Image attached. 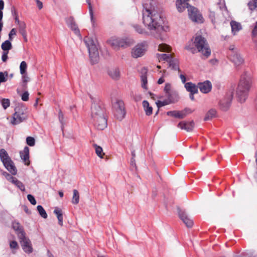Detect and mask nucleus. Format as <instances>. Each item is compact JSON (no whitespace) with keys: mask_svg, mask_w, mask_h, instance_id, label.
Returning a JSON list of instances; mask_svg holds the SVG:
<instances>
[{"mask_svg":"<svg viewBox=\"0 0 257 257\" xmlns=\"http://www.w3.org/2000/svg\"><path fill=\"white\" fill-rule=\"evenodd\" d=\"M143 22L150 33L157 38H161L163 32L169 30L168 26H162V19L156 10L152 0H146L143 4Z\"/></svg>","mask_w":257,"mask_h":257,"instance_id":"1","label":"nucleus"},{"mask_svg":"<svg viewBox=\"0 0 257 257\" xmlns=\"http://www.w3.org/2000/svg\"><path fill=\"white\" fill-rule=\"evenodd\" d=\"M251 85L250 81H238L235 85L233 90L235 91L236 97L239 102L243 103L245 101Z\"/></svg>","mask_w":257,"mask_h":257,"instance_id":"2","label":"nucleus"},{"mask_svg":"<svg viewBox=\"0 0 257 257\" xmlns=\"http://www.w3.org/2000/svg\"><path fill=\"white\" fill-rule=\"evenodd\" d=\"M84 41L88 49L91 62L92 64L98 63L99 57L97 46V42L90 37H85Z\"/></svg>","mask_w":257,"mask_h":257,"instance_id":"3","label":"nucleus"},{"mask_svg":"<svg viewBox=\"0 0 257 257\" xmlns=\"http://www.w3.org/2000/svg\"><path fill=\"white\" fill-rule=\"evenodd\" d=\"M112 109L114 117L121 120L125 115V110L123 102L118 98L112 100Z\"/></svg>","mask_w":257,"mask_h":257,"instance_id":"4","label":"nucleus"},{"mask_svg":"<svg viewBox=\"0 0 257 257\" xmlns=\"http://www.w3.org/2000/svg\"><path fill=\"white\" fill-rule=\"evenodd\" d=\"M194 44L199 52L205 57H208L211 53V50L205 39L201 36H196L195 38Z\"/></svg>","mask_w":257,"mask_h":257,"instance_id":"5","label":"nucleus"},{"mask_svg":"<svg viewBox=\"0 0 257 257\" xmlns=\"http://www.w3.org/2000/svg\"><path fill=\"white\" fill-rule=\"evenodd\" d=\"M107 42L113 49L117 50L120 47L126 48L130 46L134 43V41L128 38H111Z\"/></svg>","mask_w":257,"mask_h":257,"instance_id":"6","label":"nucleus"},{"mask_svg":"<svg viewBox=\"0 0 257 257\" xmlns=\"http://www.w3.org/2000/svg\"><path fill=\"white\" fill-rule=\"evenodd\" d=\"M27 108L23 105H19L15 108V112L11 120L13 125L18 124L27 118Z\"/></svg>","mask_w":257,"mask_h":257,"instance_id":"7","label":"nucleus"},{"mask_svg":"<svg viewBox=\"0 0 257 257\" xmlns=\"http://www.w3.org/2000/svg\"><path fill=\"white\" fill-rule=\"evenodd\" d=\"M159 61H165L167 62L168 67L174 70H178V62L177 59L172 56L170 54H158Z\"/></svg>","mask_w":257,"mask_h":257,"instance_id":"8","label":"nucleus"},{"mask_svg":"<svg viewBox=\"0 0 257 257\" xmlns=\"http://www.w3.org/2000/svg\"><path fill=\"white\" fill-rule=\"evenodd\" d=\"M147 49L148 45L146 42L138 44L132 49V56L134 58L142 57L145 55Z\"/></svg>","mask_w":257,"mask_h":257,"instance_id":"9","label":"nucleus"},{"mask_svg":"<svg viewBox=\"0 0 257 257\" xmlns=\"http://www.w3.org/2000/svg\"><path fill=\"white\" fill-rule=\"evenodd\" d=\"M20 242L24 251L27 253H31L33 251V248L29 238L26 237L25 232H21L19 235Z\"/></svg>","mask_w":257,"mask_h":257,"instance_id":"10","label":"nucleus"},{"mask_svg":"<svg viewBox=\"0 0 257 257\" xmlns=\"http://www.w3.org/2000/svg\"><path fill=\"white\" fill-rule=\"evenodd\" d=\"M233 95L232 91H229L220 100L219 106L223 111H227L230 107Z\"/></svg>","mask_w":257,"mask_h":257,"instance_id":"11","label":"nucleus"},{"mask_svg":"<svg viewBox=\"0 0 257 257\" xmlns=\"http://www.w3.org/2000/svg\"><path fill=\"white\" fill-rule=\"evenodd\" d=\"M105 116V110L99 105L94 103L91 106V116L93 121Z\"/></svg>","mask_w":257,"mask_h":257,"instance_id":"12","label":"nucleus"},{"mask_svg":"<svg viewBox=\"0 0 257 257\" xmlns=\"http://www.w3.org/2000/svg\"><path fill=\"white\" fill-rule=\"evenodd\" d=\"M188 11L189 17L192 21L200 23L203 22L202 15L196 8L189 6Z\"/></svg>","mask_w":257,"mask_h":257,"instance_id":"13","label":"nucleus"},{"mask_svg":"<svg viewBox=\"0 0 257 257\" xmlns=\"http://www.w3.org/2000/svg\"><path fill=\"white\" fill-rule=\"evenodd\" d=\"M178 215L181 220L188 227H191L193 225V221L186 214V213L180 209H178Z\"/></svg>","mask_w":257,"mask_h":257,"instance_id":"14","label":"nucleus"},{"mask_svg":"<svg viewBox=\"0 0 257 257\" xmlns=\"http://www.w3.org/2000/svg\"><path fill=\"white\" fill-rule=\"evenodd\" d=\"M93 121L95 127L99 130H103L107 126L106 116L99 118L97 120H93Z\"/></svg>","mask_w":257,"mask_h":257,"instance_id":"15","label":"nucleus"},{"mask_svg":"<svg viewBox=\"0 0 257 257\" xmlns=\"http://www.w3.org/2000/svg\"><path fill=\"white\" fill-rule=\"evenodd\" d=\"M212 86L210 81H202L198 84V87L200 91L203 93L209 92L212 89Z\"/></svg>","mask_w":257,"mask_h":257,"instance_id":"16","label":"nucleus"},{"mask_svg":"<svg viewBox=\"0 0 257 257\" xmlns=\"http://www.w3.org/2000/svg\"><path fill=\"white\" fill-rule=\"evenodd\" d=\"M220 11V6L219 4H215L211 5L209 9V18L212 22H214L216 19V17L218 16V13Z\"/></svg>","mask_w":257,"mask_h":257,"instance_id":"17","label":"nucleus"},{"mask_svg":"<svg viewBox=\"0 0 257 257\" xmlns=\"http://www.w3.org/2000/svg\"><path fill=\"white\" fill-rule=\"evenodd\" d=\"M20 156L25 164L29 166L30 162L29 160V149L28 147H25L24 150L20 152Z\"/></svg>","mask_w":257,"mask_h":257,"instance_id":"18","label":"nucleus"},{"mask_svg":"<svg viewBox=\"0 0 257 257\" xmlns=\"http://www.w3.org/2000/svg\"><path fill=\"white\" fill-rule=\"evenodd\" d=\"M3 164L6 169L12 174L15 175L17 174V170L16 167L14 165L13 161L10 159L9 160L3 162Z\"/></svg>","mask_w":257,"mask_h":257,"instance_id":"19","label":"nucleus"},{"mask_svg":"<svg viewBox=\"0 0 257 257\" xmlns=\"http://www.w3.org/2000/svg\"><path fill=\"white\" fill-rule=\"evenodd\" d=\"M178 126L182 130H185L187 132L191 131L194 127L193 121L184 122L182 121L178 124Z\"/></svg>","mask_w":257,"mask_h":257,"instance_id":"20","label":"nucleus"},{"mask_svg":"<svg viewBox=\"0 0 257 257\" xmlns=\"http://www.w3.org/2000/svg\"><path fill=\"white\" fill-rule=\"evenodd\" d=\"M167 115L169 116H174L175 117L183 118L187 115V110L184 111H170L167 112Z\"/></svg>","mask_w":257,"mask_h":257,"instance_id":"21","label":"nucleus"},{"mask_svg":"<svg viewBox=\"0 0 257 257\" xmlns=\"http://www.w3.org/2000/svg\"><path fill=\"white\" fill-rule=\"evenodd\" d=\"M230 26L231 27V31L233 35H236L237 32L239 31L242 29L241 24L234 21H232L230 22Z\"/></svg>","mask_w":257,"mask_h":257,"instance_id":"22","label":"nucleus"},{"mask_svg":"<svg viewBox=\"0 0 257 257\" xmlns=\"http://www.w3.org/2000/svg\"><path fill=\"white\" fill-rule=\"evenodd\" d=\"M232 61L237 66H239L243 63V59L240 55L238 53H234L231 56Z\"/></svg>","mask_w":257,"mask_h":257,"instance_id":"23","label":"nucleus"},{"mask_svg":"<svg viewBox=\"0 0 257 257\" xmlns=\"http://www.w3.org/2000/svg\"><path fill=\"white\" fill-rule=\"evenodd\" d=\"M86 2L88 4L89 13L90 17V21L93 27H95L96 25V20L94 17L93 9L91 5L90 0H86Z\"/></svg>","mask_w":257,"mask_h":257,"instance_id":"24","label":"nucleus"},{"mask_svg":"<svg viewBox=\"0 0 257 257\" xmlns=\"http://www.w3.org/2000/svg\"><path fill=\"white\" fill-rule=\"evenodd\" d=\"M186 90L190 93H197L198 92L197 87L191 82H187L185 84Z\"/></svg>","mask_w":257,"mask_h":257,"instance_id":"25","label":"nucleus"},{"mask_svg":"<svg viewBox=\"0 0 257 257\" xmlns=\"http://www.w3.org/2000/svg\"><path fill=\"white\" fill-rule=\"evenodd\" d=\"M12 227L13 229L16 231L18 237H19V235L21 234V232H25L22 226L18 222L14 221L12 223Z\"/></svg>","mask_w":257,"mask_h":257,"instance_id":"26","label":"nucleus"},{"mask_svg":"<svg viewBox=\"0 0 257 257\" xmlns=\"http://www.w3.org/2000/svg\"><path fill=\"white\" fill-rule=\"evenodd\" d=\"M54 213L57 216L59 224L61 226H63V214L62 210L58 208H56L54 211Z\"/></svg>","mask_w":257,"mask_h":257,"instance_id":"27","label":"nucleus"},{"mask_svg":"<svg viewBox=\"0 0 257 257\" xmlns=\"http://www.w3.org/2000/svg\"><path fill=\"white\" fill-rule=\"evenodd\" d=\"M108 74L112 79H118L120 76V72L117 68H113L108 71Z\"/></svg>","mask_w":257,"mask_h":257,"instance_id":"28","label":"nucleus"},{"mask_svg":"<svg viewBox=\"0 0 257 257\" xmlns=\"http://www.w3.org/2000/svg\"><path fill=\"white\" fill-rule=\"evenodd\" d=\"M143 106L144 108L146 114L147 115H150L152 114L153 108L151 106H150V104L147 101H143Z\"/></svg>","mask_w":257,"mask_h":257,"instance_id":"29","label":"nucleus"},{"mask_svg":"<svg viewBox=\"0 0 257 257\" xmlns=\"http://www.w3.org/2000/svg\"><path fill=\"white\" fill-rule=\"evenodd\" d=\"M67 24L70 26L71 29H73V26H75L74 32L76 34H78L79 33V29L76 26L75 22L74 19L72 17H70L67 20Z\"/></svg>","mask_w":257,"mask_h":257,"instance_id":"30","label":"nucleus"},{"mask_svg":"<svg viewBox=\"0 0 257 257\" xmlns=\"http://www.w3.org/2000/svg\"><path fill=\"white\" fill-rule=\"evenodd\" d=\"M80 195L79 192L76 189L73 190V196L71 202L73 204H77L79 202Z\"/></svg>","mask_w":257,"mask_h":257,"instance_id":"31","label":"nucleus"},{"mask_svg":"<svg viewBox=\"0 0 257 257\" xmlns=\"http://www.w3.org/2000/svg\"><path fill=\"white\" fill-rule=\"evenodd\" d=\"M216 114V111L214 109H210L206 114L204 120H208L212 119L213 117H215Z\"/></svg>","mask_w":257,"mask_h":257,"instance_id":"32","label":"nucleus"},{"mask_svg":"<svg viewBox=\"0 0 257 257\" xmlns=\"http://www.w3.org/2000/svg\"><path fill=\"white\" fill-rule=\"evenodd\" d=\"M93 146L97 155L100 158H103L104 153L103 152L102 148L96 144L94 145Z\"/></svg>","mask_w":257,"mask_h":257,"instance_id":"33","label":"nucleus"},{"mask_svg":"<svg viewBox=\"0 0 257 257\" xmlns=\"http://www.w3.org/2000/svg\"><path fill=\"white\" fill-rule=\"evenodd\" d=\"M0 158L3 163L10 159L7 152L3 149L0 150Z\"/></svg>","mask_w":257,"mask_h":257,"instance_id":"34","label":"nucleus"},{"mask_svg":"<svg viewBox=\"0 0 257 257\" xmlns=\"http://www.w3.org/2000/svg\"><path fill=\"white\" fill-rule=\"evenodd\" d=\"M171 49V47L166 44H161L158 46V50L162 52H169Z\"/></svg>","mask_w":257,"mask_h":257,"instance_id":"35","label":"nucleus"},{"mask_svg":"<svg viewBox=\"0 0 257 257\" xmlns=\"http://www.w3.org/2000/svg\"><path fill=\"white\" fill-rule=\"evenodd\" d=\"M12 44L10 41H6L2 45V48L4 51H8L12 49Z\"/></svg>","mask_w":257,"mask_h":257,"instance_id":"36","label":"nucleus"},{"mask_svg":"<svg viewBox=\"0 0 257 257\" xmlns=\"http://www.w3.org/2000/svg\"><path fill=\"white\" fill-rule=\"evenodd\" d=\"M18 25L19 32L21 34L27 33L26 30V24L24 22H22V23H20V24Z\"/></svg>","mask_w":257,"mask_h":257,"instance_id":"37","label":"nucleus"},{"mask_svg":"<svg viewBox=\"0 0 257 257\" xmlns=\"http://www.w3.org/2000/svg\"><path fill=\"white\" fill-rule=\"evenodd\" d=\"M37 208L40 215L43 218H46L47 217V214L43 207L41 205H38Z\"/></svg>","mask_w":257,"mask_h":257,"instance_id":"38","label":"nucleus"},{"mask_svg":"<svg viewBox=\"0 0 257 257\" xmlns=\"http://www.w3.org/2000/svg\"><path fill=\"white\" fill-rule=\"evenodd\" d=\"M249 9L251 11H253L257 9V0H252L248 3Z\"/></svg>","mask_w":257,"mask_h":257,"instance_id":"39","label":"nucleus"},{"mask_svg":"<svg viewBox=\"0 0 257 257\" xmlns=\"http://www.w3.org/2000/svg\"><path fill=\"white\" fill-rule=\"evenodd\" d=\"M3 175L6 177V178L13 184H14V182L17 180V178L12 176L9 173L6 172H4L3 173Z\"/></svg>","mask_w":257,"mask_h":257,"instance_id":"40","label":"nucleus"},{"mask_svg":"<svg viewBox=\"0 0 257 257\" xmlns=\"http://www.w3.org/2000/svg\"><path fill=\"white\" fill-rule=\"evenodd\" d=\"M27 68V64L25 61H22L21 63L20 69V72L21 74H24L26 72V69Z\"/></svg>","mask_w":257,"mask_h":257,"instance_id":"41","label":"nucleus"},{"mask_svg":"<svg viewBox=\"0 0 257 257\" xmlns=\"http://www.w3.org/2000/svg\"><path fill=\"white\" fill-rule=\"evenodd\" d=\"M1 103L3 106V107L6 109L8 107L10 106V101L9 99L3 98L1 100Z\"/></svg>","mask_w":257,"mask_h":257,"instance_id":"42","label":"nucleus"},{"mask_svg":"<svg viewBox=\"0 0 257 257\" xmlns=\"http://www.w3.org/2000/svg\"><path fill=\"white\" fill-rule=\"evenodd\" d=\"M18 188H19L21 191H24L25 190V187L22 182L18 180L17 179L14 182V184Z\"/></svg>","mask_w":257,"mask_h":257,"instance_id":"43","label":"nucleus"},{"mask_svg":"<svg viewBox=\"0 0 257 257\" xmlns=\"http://www.w3.org/2000/svg\"><path fill=\"white\" fill-rule=\"evenodd\" d=\"M27 144L30 146H34L35 144V140L32 137H28L26 139Z\"/></svg>","mask_w":257,"mask_h":257,"instance_id":"44","label":"nucleus"},{"mask_svg":"<svg viewBox=\"0 0 257 257\" xmlns=\"http://www.w3.org/2000/svg\"><path fill=\"white\" fill-rule=\"evenodd\" d=\"M188 0H177L176 1V7L178 11H182L181 7H180V5H184V6L185 5V2H187Z\"/></svg>","mask_w":257,"mask_h":257,"instance_id":"45","label":"nucleus"},{"mask_svg":"<svg viewBox=\"0 0 257 257\" xmlns=\"http://www.w3.org/2000/svg\"><path fill=\"white\" fill-rule=\"evenodd\" d=\"M141 73L142 80H143V81L147 80V70L145 68H143L142 69Z\"/></svg>","mask_w":257,"mask_h":257,"instance_id":"46","label":"nucleus"},{"mask_svg":"<svg viewBox=\"0 0 257 257\" xmlns=\"http://www.w3.org/2000/svg\"><path fill=\"white\" fill-rule=\"evenodd\" d=\"M27 198L32 204L34 205L36 204V200H35L34 197L33 195L30 194L28 195Z\"/></svg>","mask_w":257,"mask_h":257,"instance_id":"47","label":"nucleus"},{"mask_svg":"<svg viewBox=\"0 0 257 257\" xmlns=\"http://www.w3.org/2000/svg\"><path fill=\"white\" fill-rule=\"evenodd\" d=\"M29 94L28 91H25L21 95V98L23 101H27L29 100Z\"/></svg>","mask_w":257,"mask_h":257,"instance_id":"48","label":"nucleus"},{"mask_svg":"<svg viewBox=\"0 0 257 257\" xmlns=\"http://www.w3.org/2000/svg\"><path fill=\"white\" fill-rule=\"evenodd\" d=\"M168 104V102L167 100L165 101H158L156 102V104L158 107H161L162 106H165L166 105H167Z\"/></svg>","mask_w":257,"mask_h":257,"instance_id":"49","label":"nucleus"},{"mask_svg":"<svg viewBox=\"0 0 257 257\" xmlns=\"http://www.w3.org/2000/svg\"><path fill=\"white\" fill-rule=\"evenodd\" d=\"M8 73L7 72H0V80H5V79H8Z\"/></svg>","mask_w":257,"mask_h":257,"instance_id":"50","label":"nucleus"},{"mask_svg":"<svg viewBox=\"0 0 257 257\" xmlns=\"http://www.w3.org/2000/svg\"><path fill=\"white\" fill-rule=\"evenodd\" d=\"M10 246L11 248L17 249L18 248V244L16 241H12L10 242Z\"/></svg>","mask_w":257,"mask_h":257,"instance_id":"51","label":"nucleus"},{"mask_svg":"<svg viewBox=\"0 0 257 257\" xmlns=\"http://www.w3.org/2000/svg\"><path fill=\"white\" fill-rule=\"evenodd\" d=\"M136 31L140 34H143L145 33V30L139 25L134 26Z\"/></svg>","mask_w":257,"mask_h":257,"instance_id":"52","label":"nucleus"},{"mask_svg":"<svg viewBox=\"0 0 257 257\" xmlns=\"http://www.w3.org/2000/svg\"><path fill=\"white\" fill-rule=\"evenodd\" d=\"M167 74H168V73L166 72V71L165 70H163V74L161 75V76H160V77L159 78L158 80H159V81L164 80V79L165 78H167L166 77Z\"/></svg>","mask_w":257,"mask_h":257,"instance_id":"53","label":"nucleus"},{"mask_svg":"<svg viewBox=\"0 0 257 257\" xmlns=\"http://www.w3.org/2000/svg\"><path fill=\"white\" fill-rule=\"evenodd\" d=\"M16 35V30L15 29L13 28L11 30V31H10L9 34V39L10 40H12V36L13 35Z\"/></svg>","mask_w":257,"mask_h":257,"instance_id":"54","label":"nucleus"},{"mask_svg":"<svg viewBox=\"0 0 257 257\" xmlns=\"http://www.w3.org/2000/svg\"><path fill=\"white\" fill-rule=\"evenodd\" d=\"M243 80H246L248 79H250L251 75L250 74H248L247 73H245L243 76H242L241 78Z\"/></svg>","mask_w":257,"mask_h":257,"instance_id":"55","label":"nucleus"},{"mask_svg":"<svg viewBox=\"0 0 257 257\" xmlns=\"http://www.w3.org/2000/svg\"><path fill=\"white\" fill-rule=\"evenodd\" d=\"M190 6L188 5V4L187 3V2H185V6H184V5H180V7H181V8H182L181 9L182 10V11H178L179 12H182L183 11H184V10L185 9V8H188Z\"/></svg>","mask_w":257,"mask_h":257,"instance_id":"56","label":"nucleus"},{"mask_svg":"<svg viewBox=\"0 0 257 257\" xmlns=\"http://www.w3.org/2000/svg\"><path fill=\"white\" fill-rule=\"evenodd\" d=\"M8 52H4L3 55H2V60L4 61V62H6L8 59Z\"/></svg>","mask_w":257,"mask_h":257,"instance_id":"57","label":"nucleus"},{"mask_svg":"<svg viewBox=\"0 0 257 257\" xmlns=\"http://www.w3.org/2000/svg\"><path fill=\"white\" fill-rule=\"evenodd\" d=\"M164 90L166 93H170V91L171 90V86L169 83H168L166 85Z\"/></svg>","mask_w":257,"mask_h":257,"instance_id":"58","label":"nucleus"},{"mask_svg":"<svg viewBox=\"0 0 257 257\" xmlns=\"http://www.w3.org/2000/svg\"><path fill=\"white\" fill-rule=\"evenodd\" d=\"M37 3V7H38L39 10H41L43 8V3L39 0H38L36 2Z\"/></svg>","mask_w":257,"mask_h":257,"instance_id":"59","label":"nucleus"},{"mask_svg":"<svg viewBox=\"0 0 257 257\" xmlns=\"http://www.w3.org/2000/svg\"><path fill=\"white\" fill-rule=\"evenodd\" d=\"M58 117H59V120L62 123L63 120V114L61 111H59V112Z\"/></svg>","mask_w":257,"mask_h":257,"instance_id":"60","label":"nucleus"},{"mask_svg":"<svg viewBox=\"0 0 257 257\" xmlns=\"http://www.w3.org/2000/svg\"><path fill=\"white\" fill-rule=\"evenodd\" d=\"M148 81H143L142 84V87L146 89V90H147L148 89V87H147V84H148V83H147Z\"/></svg>","mask_w":257,"mask_h":257,"instance_id":"61","label":"nucleus"},{"mask_svg":"<svg viewBox=\"0 0 257 257\" xmlns=\"http://www.w3.org/2000/svg\"><path fill=\"white\" fill-rule=\"evenodd\" d=\"M3 12L2 11H0V25H1V28H3V23L2 22V20L3 19Z\"/></svg>","mask_w":257,"mask_h":257,"instance_id":"62","label":"nucleus"},{"mask_svg":"<svg viewBox=\"0 0 257 257\" xmlns=\"http://www.w3.org/2000/svg\"><path fill=\"white\" fill-rule=\"evenodd\" d=\"M23 39H24V40L25 42H27L28 41V39H27V33H24V34H21Z\"/></svg>","mask_w":257,"mask_h":257,"instance_id":"63","label":"nucleus"},{"mask_svg":"<svg viewBox=\"0 0 257 257\" xmlns=\"http://www.w3.org/2000/svg\"><path fill=\"white\" fill-rule=\"evenodd\" d=\"M252 33L253 35H257V22H256L255 26L252 31Z\"/></svg>","mask_w":257,"mask_h":257,"instance_id":"64","label":"nucleus"}]
</instances>
